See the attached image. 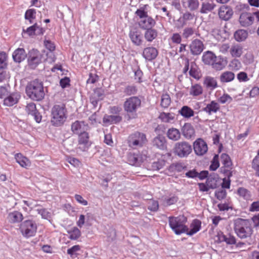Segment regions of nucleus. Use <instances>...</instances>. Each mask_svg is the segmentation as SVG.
I'll return each mask as SVG.
<instances>
[{"label": "nucleus", "mask_w": 259, "mask_h": 259, "mask_svg": "<svg viewBox=\"0 0 259 259\" xmlns=\"http://www.w3.org/2000/svg\"><path fill=\"white\" fill-rule=\"evenodd\" d=\"M25 91L27 96L34 101H41L45 96L43 83L38 79H35L28 82L26 87Z\"/></svg>", "instance_id": "obj_1"}, {"label": "nucleus", "mask_w": 259, "mask_h": 259, "mask_svg": "<svg viewBox=\"0 0 259 259\" xmlns=\"http://www.w3.org/2000/svg\"><path fill=\"white\" fill-rule=\"evenodd\" d=\"M169 227L176 235L185 233L189 230L187 225V218L184 214L178 216H170L168 218Z\"/></svg>", "instance_id": "obj_2"}, {"label": "nucleus", "mask_w": 259, "mask_h": 259, "mask_svg": "<svg viewBox=\"0 0 259 259\" xmlns=\"http://www.w3.org/2000/svg\"><path fill=\"white\" fill-rule=\"evenodd\" d=\"M67 109L64 104L55 105L51 111V122L53 125L59 126L63 125L66 121L67 115Z\"/></svg>", "instance_id": "obj_3"}, {"label": "nucleus", "mask_w": 259, "mask_h": 259, "mask_svg": "<svg viewBox=\"0 0 259 259\" xmlns=\"http://www.w3.org/2000/svg\"><path fill=\"white\" fill-rule=\"evenodd\" d=\"M234 231L237 235L241 239L251 236L253 230L248 220L239 219L234 223Z\"/></svg>", "instance_id": "obj_4"}, {"label": "nucleus", "mask_w": 259, "mask_h": 259, "mask_svg": "<svg viewBox=\"0 0 259 259\" xmlns=\"http://www.w3.org/2000/svg\"><path fill=\"white\" fill-rule=\"evenodd\" d=\"M19 230L24 237L29 238L35 235L37 226L34 221L27 220L20 223Z\"/></svg>", "instance_id": "obj_5"}, {"label": "nucleus", "mask_w": 259, "mask_h": 259, "mask_svg": "<svg viewBox=\"0 0 259 259\" xmlns=\"http://www.w3.org/2000/svg\"><path fill=\"white\" fill-rule=\"evenodd\" d=\"M123 106L126 113L134 115L135 117L137 115L138 110L141 106V100L138 97L132 96L126 99Z\"/></svg>", "instance_id": "obj_6"}, {"label": "nucleus", "mask_w": 259, "mask_h": 259, "mask_svg": "<svg viewBox=\"0 0 259 259\" xmlns=\"http://www.w3.org/2000/svg\"><path fill=\"white\" fill-rule=\"evenodd\" d=\"M147 142L146 135L139 132H136L131 134L127 138L128 146L133 149L142 147Z\"/></svg>", "instance_id": "obj_7"}, {"label": "nucleus", "mask_w": 259, "mask_h": 259, "mask_svg": "<svg viewBox=\"0 0 259 259\" xmlns=\"http://www.w3.org/2000/svg\"><path fill=\"white\" fill-rule=\"evenodd\" d=\"M191 152L192 147L191 145L185 141L176 143L174 148V153L181 158L188 156Z\"/></svg>", "instance_id": "obj_8"}, {"label": "nucleus", "mask_w": 259, "mask_h": 259, "mask_svg": "<svg viewBox=\"0 0 259 259\" xmlns=\"http://www.w3.org/2000/svg\"><path fill=\"white\" fill-rule=\"evenodd\" d=\"M77 142L78 148L82 152L87 151L92 144L90 140L89 134L85 131L78 134Z\"/></svg>", "instance_id": "obj_9"}, {"label": "nucleus", "mask_w": 259, "mask_h": 259, "mask_svg": "<svg viewBox=\"0 0 259 259\" xmlns=\"http://www.w3.org/2000/svg\"><path fill=\"white\" fill-rule=\"evenodd\" d=\"M193 148L195 154L199 156L203 155L208 150L207 144L201 138L197 139L194 142Z\"/></svg>", "instance_id": "obj_10"}, {"label": "nucleus", "mask_w": 259, "mask_h": 259, "mask_svg": "<svg viewBox=\"0 0 259 259\" xmlns=\"http://www.w3.org/2000/svg\"><path fill=\"white\" fill-rule=\"evenodd\" d=\"M191 53L193 55L200 54L204 49L203 42L199 39H195L192 41L189 45Z\"/></svg>", "instance_id": "obj_11"}, {"label": "nucleus", "mask_w": 259, "mask_h": 259, "mask_svg": "<svg viewBox=\"0 0 259 259\" xmlns=\"http://www.w3.org/2000/svg\"><path fill=\"white\" fill-rule=\"evenodd\" d=\"M129 37L135 45L140 46L142 45L143 35L139 29L137 28L131 29L129 32Z\"/></svg>", "instance_id": "obj_12"}, {"label": "nucleus", "mask_w": 259, "mask_h": 259, "mask_svg": "<svg viewBox=\"0 0 259 259\" xmlns=\"http://www.w3.org/2000/svg\"><path fill=\"white\" fill-rule=\"evenodd\" d=\"M218 14L220 19L227 21L232 17L233 11L231 7L223 5L220 8Z\"/></svg>", "instance_id": "obj_13"}, {"label": "nucleus", "mask_w": 259, "mask_h": 259, "mask_svg": "<svg viewBox=\"0 0 259 259\" xmlns=\"http://www.w3.org/2000/svg\"><path fill=\"white\" fill-rule=\"evenodd\" d=\"M254 20L253 14L250 13H242L239 17L240 25L243 27H247L251 25Z\"/></svg>", "instance_id": "obj_14"}, {"label": "nucleus", "mask_w": 259, "mask_h": 259, "mask_svg": "<svg viewBox=\"0 0 259 259\" xmlns=\"http://www.w3.org/2000/svg\"><path fill=\"white\" fill-rule=\"evenodd\" d=\"M243 53L244 48L241 44L234 43L231 46V49L229 50V53L232 58H240Z\"/></svg>", "instance_id": "obj_15"}, {"label": "nucleus", "mask_w": 259, "mask_h": 259, "mask_svg": "<svg viewBox=\"0 0 259 259\" xmlns=\"http://www.w3.org/2000/svg\"><path fill=\"white\" fill-rule=\"evenodd\" d=\"M155 24V20L151 16H148L144 19H141L138 22L139 26L144 30L152 28Z\"/></svg>", "instance_id": "obj_16"}, {"label": "nucleus", "mask_w": 259, "mask_h": 259, "mask_svg": "<svg viewBox=\"0 0 259 259\" xmlns=\"http://www.w3.org/2000/svg\"><path fill=\"white\" fill-rule=\"evenodd\" d=\"M14 158L16 162L23 168L27 169L31 165L30 159L21 153H16Z\"/></svg>", "instance_id": "obj_17"}, {"label": "nucleus", "mask_w": 259, "mask_h": 259, "mask_svg": "<svg viewBox=\"0 0 259 259\" xmlns=\"http://www.w3.org/2000/svg\"><path fill=\"white\" fill-rule=\"evenodd\" d=\"M158 51L154 47H147L144 49L142 55L143 57L149 61H151L156 58Z\"/></svg>", "instance_id": "obj_18"}, {"label": "nucleus", "mask_w": 259, "mask_h": 259, "mask_svg": "<svg viewBox=\"0 0 259 259\" xmlns=\"http://www.w3.org/2000/svg\"><path fill=\"white\" fill-rule=\"evenodd\" d=\"M220 109V106L215 101H211L203 108V111L208 115L217 113Z\"/></svg>", "instance_id": "obj_19"}, {"label": "nucleus", "mask_w": 259, "mask_h": 259, "mask_svg": "<svg viewBox=\"0 0 259 259\" xmlns=\"http://www.w3.org/2000/svg\"><path fill=\"white\" fill-rule=\"evenodd\" d=\"M7 219L10 223L15 224L21 222L23 220V215L19 211H14L8 214Z\"/></svg>", "instance_id": "obj_20"}, {"label": "nucleus", "mask_w": 259, "mask_h": 259, "mask_svg": "<svg viewBox=\"0 0 259 259\" xmlns=\"http://www.w3.org/2000/svg\"><path fill=\"white\" fill-rule=\"evenodd\" d=\"M215 59H217V56L215 54L212 52L209 51L205 52L202 56V60L203 62L205 64L211 66Z\"/></svg>", "instance_id": "obj_21"}, {"label": "nucleus", "mask_w": 259, "mask_h": 259, "mask_svg": "<svg viewBox=\"0 0 259 259\" xmlns=\"http://www.w3.org/2000/svg\"><path fill=\"white\" fill-rule=\"evenodd\" d=\"M182 131L184 136L186 138L190 139L195 135V130L190 123H185L182 127Z\"/></svg>", "instance_id": "obj_22"}, {"label": "nucleus", "mask_w": 259, "mask_h": 259, "mask_svg": "<svg viewBox=\"0 0 259 259\" xmlns=\"http://www.w3.org/2000/svg\"><path fill=\"white\" fill-rule=\"evenodd\" d=\"M13 58L16 62L20 63L26 57V53L23 48H18L13 53Z\"/></svg>", "instance_id": "obj_23"}, {"label": "nucleus", "mask_w": 259, "mask_h": 259, "mask_svg": "<svg viewBox=\"0 0 259 259\" xmlns=\"http://www.w3.org/2000/svg\"><path fill=\"white\" fill-rule=\"evenodd\" d=\"M182 2L183 6L190 11H196L200 5L198 0H182Z\"/></svg>", "instance_id": "obj_24"}, {"label": "nucleus", "mask_w": 259, "mask_h": 259, "mask_svg": "<svg viewBox=\"0 0 259 259\" xmlns=\"http://www.w3.org/2000/svg\"><path fill=\"white\" fill-rule=\"evenodd\" d=\"M227 64V61L221 56H217V59L214 60L211 65L212 67L217 70L223 69Z\"/></svg>", "instance_id": "obj_25"}, {"label": "nucleus", "mask_w": 259, "mask_h": 259, "mask_svg": "<svg viewBox=\"0 0 259 259\" xmlns=\"http://www.w3.org/2000/svg\"><path fill=\"white\" fill-rule=\"evenodd\" d=\"M23 31L27 33L29 36L43 33L42 28L37 23H35L32 26L29 27L26 30H23Z\"/></svg>", "instance_id": "obj_26"}, {"label": "nucleus", "mask_w": 259, "mask_h": 259, "mask_svg": "<svg viewBox=\"0 0 259 259\" xmlns=\"http://www.w3.org/2000/svg\"><path fill=\"white\" fill-rule=\"evenodd\" d=\"M201 227V222L200 221L197 219H195L193 221L192 223L191 224L190 227L191 229L188 230L186 233L187 235L189 236H192L194 234L198 232Z\"/></svg>", "instance_id": "obj_27"}, {"label": "nucleus", "mask_w": 259, "mask_h": 259, "mask_svg": "<svg viewBox=\"0 0 259 259\" xmlns=\"http://www.w3.org/2000/svg\"><path fill=\"white\" fill-rule=\"evenodd\" d=\"M235 78V74L230 71L223 72L220 76V81L222 83H227L233 81Z\"/></svg>", "instance_id": "obj_28"}, {"label": "nucleus", "mask_w": 259, "mask_h": 259, "mask_svg": "<svg viewBox=\"0 0 259 259\" xmlns=\"http://www.w3.org/2000/svg\"><path fill=\"white\" fill-rule=\"evenodd\" d=\"M186 166L182 162H176L171 164L168 170L171 172H180L186 168Z\"/></svg>", "instance_id": "obj_29"}, {"label": "nucleus", "mask_w": 259, "mask_h": 259, "mask_svg": "<svg viewBox=\"0 0 259 259\" xmlns=\"http://www.w3.org/2000/svg\"><path fill=\"white\" fill-rule=\"evenodd\" d=\"M158 35L157 30L153 28L146 30L144 33V37L148 42H152Z\"/></svg>", "instance_id": "obj_30"}, {"label": "nucleus", "mask_w": 259, "mask_h": 259, "mask_svg": "<svg viewBox=\"0 0 259 259\" xmlns=\"http://www.w3.org/2000/svg\"><path fill=\"white\" fill-rule=\"evenodd\" d=\"M18 100V96L16 94H12L5 98L4 100V105L6 106L11 107L17 104Z\"/></svg>", "instance_id": "obj_31"}, {"label": "nucleus", "mask_w": 259, "mask_h": 259, "mask_svg": "<svg viewBox=\"0 0 259 259\" xmlns=\"http://www.w3.org/2000/svg\"><path fill=\"white\" fill-rule=\"evenodd\" d=\"M179 113L185 118H190L194 115V110L188 106H183Z\"/></svg>", "instance_id": "obj_32"}, {"label": "nucleus", "mask_w": 259, "mask_h": 259, "mask_svg": "<svg viewBox=\"0 0 259 259\" xmlns=\"http://www.w3.org/2000/svg\"><path fill=\"white\" fill-rule=\"evenodd\" d=\"M203 84L205 87L211 90H213L218 87V82L216 79L211 76H207L205 78Z\"/></svg>", "instance_id": "obj_33"}, {"label": "nucleus", "mask_w": 259, "mask_h": 259, "mask_svg": "<svg viewBox=\"0 0 259 259\" xmlns=\"http://www.w3.org/2000/svg\"><path fill=\"white\" fill-rule=\"evenodd\" d=\"M215 7L216 5L213 2H203L201 4L200 12L201 14H207L213 10Z\"/></svg>", "instance_id": "obj_34"}, {"label": "nucleus", "mask_w": 259, "mask_h": 259, "mask_svg": "<svg viewBox=\"0 0 259 259\" xmlns=\"http://www.w3.org/2000/svg\"><path fill=\"white\" fill-rule=\"evenodd\" d=\"M167 137L172 141H178L181 138V134L179 130L176 128H170L167 132Z\"/></svg>", "instance_id": "obj_35"}, {"label": "nucleus", "mask_w": 259, "mask_h": 259, "mask_svg": "<svg viewBox=\"0 0 259 259\" xmlns=\"http://www.w3.org/2000/svg\"><path fill=\"white\" fill-rule=\"evenodd\" d=\"M237 194L239 197L246 201L251 200V194L250 192L244 187H239L237 189Z\"/></svg>", "instance_id": "obj_36"}, {"label": "nucleus", "mask_w": 259, "mask_h": 259, "mask_svg": "<svg viewBox=\"0 0 259 259\" xmlns=\"http://www.w3.org/2000/svg\"><path fill=\"white\" fill-rule=\"evenodd\" d=\"M159 118L163 122L171 123L174 121L175 116L174 113L163 112L159 114Z\"/></svg>", "instance_id": "obj_37"}, {"label": "nucleus", "mask_w": 259, "mask_h": 259, "mask_svg": "<svg viewBox=\"0 0 259 259\" xmlns=\"http://www.w3.org/2000/svg\"><path fill=\"white\" fill-rule=\"evenodd\" d=\"M153 145L160 149L166 148V141L163 136H158L155 137L153 141Z\"/></svg>", "instance_id": "obj_38"}, {"label": "nucleus", "mask_w": 259, "mask_h": 259, "mask_svg": "<svg viewBox=\"0 0 259 259\" xmlns=\"http://www.w3.org/2000/svg\"><path fill=\"white\" fill-rule=\"evenodd\" d=\"M203 93V88L199 84L196 83L192 85L189 91V94L193 97L198 96Z\"/></svg>", "instance_id": "obj_39"}, {"label": "nucleus", "mask_w": 259, "mask_h": 259, "mask_svg": "<svg viewBox=\"0 0 259 259\" xmlns=\"http://www.w3.org/2000/svg\"><path fill=\"white\" fill-rule=\"evenodd\" d=\"M234 36L236 41L238 42L243 41L247 37L248 32L246 30L239 29L235 32Z\"/></svg>", "instance_id": "obj_40"}, {"label": "nucleus", "mask_w": 259, "mask_h": 259, "mask_svg": "<svg viewBox=\"0 0 259 259\" xmlns=\"http://www.w3.org/2000/svg\"><path fill=\"white\" fill-rule=\"evenodd\" d=\"M140 158V156L138 154L130 153L128 155L127 160L131 165L138 166L141 163Z\"/></svg>", "instance_id": "obj_41"}, {"label": "nucleus", "mask_w": 259, "mask_h": 259, "mask_svg": "<svg viewBox=\"0 0 259 259\" xmlns=\"http://www.w3.org/2000/svg\"><path fill=\"white\" fill-rule=\"evenodd\" d=\"M67 233L69 235V238L71 240H77L81 236V232L76 227H74L67 230Z\"/></svg>", "instance_id": "obj_42"}, {"label": "nucleus", "mask_w": 259, "mask_h": 259, "mask_svg": "<svg viewBox=\"0 0 259 259\" xmlns=\"http://www.w3.org/2000/svg\"><path fill=\"white\" fill-rule=\"evenodd\" d=\"M84 122L78 120L73 122L71 124V130L75 134H79L83 130L82 126Z\"/></svg>", "instance_id": "obj_43"}, {"label": "nucleus", "mask_w": 259, "mask_h": 259, "mask_svg": "<svg viewBox=\"0 0 259 259\" xmlns=\"http://www.w3.org/2000/svg\"><path fill=\"white\" fill-rule=\"evenodd\" d=\"M121 120L122 117L119 115H106L103 118L104 122L110 123H117L121 121Z\"/></svg>", "instance_id": "obj_44"}, {"label": "nucleus", "mask_w": 259, "mask_h": 259, "mask_svg": "<svg viewBox=\"0 0 259 259\" xmlns=\"http://www.w3.org/2000/svg\"><path fill=\"white\" fill-rule=\"evenodd\" d=\"M29 65L31 68H35L38 64L40 63V58L38 55L29 56L28 58Z\"/></svg>", "instance_id": "obj_45"}, {"label": "nucleus", "mask_w": 259, "mask_h": 259, "mask_svg": "<svg viewBox=\"0 0 259 259\" xmlns=\"http://www.w3.org/2000/svg\"><path fill=\"white\" fill-rule=\"evenodd\" d=\"M171 103V99L167 93L163 94L161 97L160 105L162 108H167Z\"/></svg>", "instance_id": "obj_46"}, {"label": "nucleus", "mask_w": 259, "mask_h": 259, "mask_svg": "<svg viewBox=\"0 0 259 259\" xmlns=\"http://www.w3.org/2000/svg\"><path fill=\"white\" fill-rule=\"evenodd\" d=\"M220 166L219 156L218 154H215L210 162L209 170L211 171L216 170Z\"/></svg>", "instance_id": "obj_47"}, {"label": "nucleus", "mask_w": 259, "mask_h": 259, "mask_svg": "<svg viewBox=\"0 0 259 259\" xmlns=\"http://www.w3.org/2000/svg\"><path fill=\"white\" fill-rule=\"evenodd\" d=\"M221 161L223 165H226L227 167L233 165L231 158L227 154L222 153L221 155Z\"/></svg>", "instance_id": "obj_48"}, {"label": "nucleus", "mask_w": 259, "mask_h": 259, "mask_svg": "<svg viewBox=\"0 0 259 259\" xmlns=\"http://www.w3.org/2000/svg\"><path fill=\"white\" fill-rule=\"evenodd\" d=\"M189 74L191 76L195 79H199L200 78V72L195 64L191 65L190 70L189 71Z\"/></svg>", "instance_id": "obj_49"}, {"label": "nucleus", "mask_w": 259, "mask_h": 259, "mask_svg": "<svg viewBox=\"0 0 259 259\" xmlns=\"http://www.w3.org/2000/svg\"><path fill=\"white\" fill-rule=\"evenodd\" d=\"M220 172L226 177H231L233 176L232 166L227 167L226 165H223L220 168Z\"/></svg>", "instance_id": "obj_50"}, {"label": "nucleus", "mask_w": 259, "mask_h": 259, "mask_svg": "<svg viewBox=\"0 0 259 259\" xmlns=\"http://www.w3.org/2000/svg\"><path fill=\"white\" fill-rule=\"evenodd\" d=\"M36 11L34 9H29L25 14V18L29 21L30 23H32V20L35 18Z\"/></svg>", "instance_id": "obj_51"}, {"label": "nucleus", "mask_w": 259, "mask_h": 259, "mask_svg": "<svg viewBox=\"0 0 259 259\" xmlns=\"http://www.w3.org/2000/svg\"><path fill=\"white\" fill-rule=\"evenodd\" d=\"M232 101V98L228 94H224L218 99L219 102L221 104H229Z\"/></svg>", "instance_id": "obj_52"}, {"label": "nucleus", "mask_w": 259, "mask_h": 259, "mask_svg": "<svg viewBox=\"0 0 259 259\" xmlns=\"http://www.w3.org/2000/svg\"><path fill=\"white\" fill-rule=\"evenodd\" d=\"M231 46L228 43H223L220 45L219 47L220 52L223 54H226L229 53Z\"/></svg>", "instance_id": "obj_53"}, {"label": "nucleus", "mask_w": 259, "mask_h": 259, "mask_svg": "<svg viewBox=\"0 0 259 259\" xmlns=\"http://www.w3.org/2000/svg\"><path fill=\"white\" fill-rule=\"evenodd\" d=\"M159 208V204L157 201L150 200L148 202V209L151 211H156Z\"/></svg>", "instance_id": "obj_54"}, {"label": "nucleus", "mask_w": 259, "mask_h": 259, "mask_svg": "<svg viewBox=\"0 0 259 259\" xmlns=\"http://www.w3.org/2000/svg\"><path fill=\"white\" fill-rule=\"evenodd\" d=\"M36 105L33 102L28 103L25 108V111L28 114H32L36 111Z\"/></svg>", "instance_id": "obj_55"}, {"label": "nucleus", "mask_w": 259, "mask_h": 259, "mask_svg": "<svg viewBox=\"0 0 259 259\" xmlns=\"http://www.w3.org/2000/svg\"><path fill=\"white\" fill-rule=\"evenodd\" d=\"M137 91L136 87L133 85H128L124 90V93L127 96L134 95L136 93Z\"/></svg>", "instance_id": "obj_56"}, {"label": "nucleus", "mask_w": 259, "mask_h": 259, "mask_svg": "<svg viewBox=\"0 0 259 259\" xmlns=\"http://www.w3.org/2000/svg\"><path fill=\"white\" fill-rule=\"evenodd\" d=\"M135 14L139 17L140 20L149 16L147 12L143 8L137 9L135 12Z\"/></svg>", "instance_id": "obj_57"}, {"label": "nucleus", "mask_w": 259, "mask_h": 259, "mask_svg": "<svg viewBox=\"0 0 259 259\" xmlns=\"http://www.w3.org/2000/svg\"><path fill=\"white\" fill-rule=\"evenodd\" d=\"M249 212H259V200L252 202L249 206Z\"/></svg>", "instance_id": "obj_58"}, {"label": "nucleus", "mask_w": 259, "mask_h": 259, "mask_svg": "<svg viewBox=\"0 0 259 259\" xmlns=\"http://www.w3.org/2000/svg\"><path fill=\"white\" fill-rule=\"evenodd\" d=\"M227 192L225 190L220 189L215 191V196L219 200H223L226 198Z\"/></svg>", "instance_id": "obj_59"}, {"label": "nucleus", "mask_w": 259, "mask_h": 259, "mask_svg": "<svg viewBox=\"0 0 259 259\" xmlns=\"http://www.w3.org/2000/svg\"><path fill=\"white\" fill-rule=\"evenodd\" d=\"M99 79V77L97 74L90 73L89 75V78L87 80V83L94 84L98 81Z\"/></svg>", "instance_id": "obj_60"}, {"label": "nucleus", "mask_w": 259, "mask_h": 259, "mask_svg": "<svg viewBox=\"0 0 259 259\" xmlns=\"http://www.w3.org/2000/svg\"><path fill=\"white\" fill-rule=\"evenodd\" d=\"M194 33V29L192 27H186L183 32V36L185 38H188Z\"/></svg>", "instance_id": "obj_61"}, {"label": "nucleus", "mask_w": 259, "mask_h": 259, "mask_svg": "<svg viewBox=\"0 0 259 259\" xmlns=\"http://www.w3.org/2000/svg\"><path fill=\"white\" fill-rule=\"evenodd\" d=\"M7 59L6 53L4 52H0V68H4L6 66L5 63Z\"/></svg>", "instance_id": "obj_62"}, {"label": "nucleus", "mask_w": 259, "mask_h": 259, "mask_svg": "<svg viewBox=\"0 0 259 259\" xmlns=\"http://www.w3.org/2000/svg\"><path fill=\"white\" fill-rule=\"evenodd\" d=\"M237 77L238 80L240 82H242V81L245 82L249 80V78L248 77L247 73L246 72H243V71L239 72L237 74Z\"/></svg>", "instance_id": "obj_63"}, {"label": "nucleus", "mask_w": 259, "mask_h": 259, "mask_svg": "<svg viewBox=\"0 0 259 259\" xmlns=\"http://www.w3.org/2000/svg\"><path fill=\"white\" fill-rule=\"evenodd\" d=\"M171 40L174 44H180L182 41V37L179 33H175L172 34L171 37Z\"/></svg>", "instance_id": "obj_64"}]
</instances>
